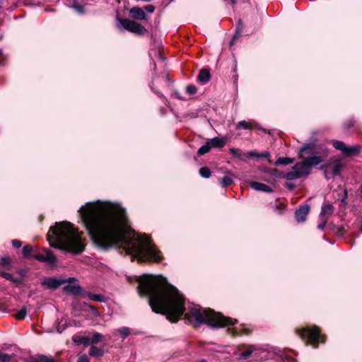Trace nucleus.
Wrapping results in <instances>:
<instances>
[{"mask_svg":"<svg viewBox=\"0 0 362 362\" xmlns=\"http://www.w3.org/2000/svg\"><path fill=\"white\" fill-rule=\"evenodd\" d=\"M86 228L93 243L99 247L107 249L117 245L141 262H159L163 258L151 237L138 233L132 228Z\"/></svg>","mask_w":362,"mask_h":362,"instance_id":"nucleus-1","label":"nucleus"},{"mask_svg":"<svg viewBox=\"0 0 362 362\" xmlns=\"http://www.w3.org/2000/svg\"><path fill=\"white\" fill-rule=\"evenodd\" d=\"M138 291L146 296L152 310L165 315L172 322H176L183 315L185 298L178 290L161 276L144 274L138 278Z\"/></svg>","mask_w":362,"mask_h":362,"instance_id":"nucleus-2","label":"nucleus"},{"mask_svg":"<svg viewBox=\"0 0 362 362\" xmlns=\"http://www.w3.org/2000/svg\"><path fill=\"white\" fill-rule=\"evenodd\" d=\"M78 213L84 226H129L126 209L118 203L88 202Z\"/></svg>","mask_w":362,"mask_h":362,"instance_id":"nucleus-3","label":"nucleus"},{"mask_svg":"<svg viewBox=\"0 0 362 362\" xmlns=\"http://www.w3.org/2000/svg\"><path fill=\"white\" fill-rule=\"evenodd\" d=\"M78 228H50L47 240L51 247L74 255L83 252L86 247V237Z\"/></svg>","mask_w":362,"mask_h":362,"instance_id":"nucleus-4","label":"nucleus"},{"mask_svg":"<svg viewBox=\"0 0 362 362\" xmlns=\"http://www.w3.org/2000/svg\"><path fill=\"white\" fill-rule=\"evenodd\" d=\"M185 318L192 324L206 323L211 327H223L237 323V320L226 317L211 309H203L199 307L190 308L185 314Z\"/></svg>","mask_w":362,"mask_h":362,"instance_id":"nucleus-5","label":"nucleus"},{"mask_svg":"<svg viewBox=\"0 0 362 362\" xmlns=\"http://www.w3.org/2000/svg\"><path fill=\"white\" fill-rule=\"evenodd\" d=\"M322 162V158L320 156H310L302 162L296 163L292 170L282 175L287 180H294L308 176L310 173L311 167L317 165Z\"/></svg>","mask_w":362,"mask_h":362,"instance_id":"nucleus-6","label":"nucleus"},{"mask_svg":"<svg viewBox=\"0 0 362 362\" xmlns=\"http://www.w3.org/2000/svg\"><path fill=\"white\" fill-rule=\"evenodd\" d=\"M298 334L306 344H310L315 347L317 346L320 340L322 343L325 342L323 336L320 334V330L317 326L303 328L298 331Z\"/></svg>","mask_w":362,"mask_h":362,"instance_id":"nucleus-7","label":"nucleus"},{"mask_svg":"<svg viewBox=\"0 0 362 362\" xmlns=\"http://www.w3.org/2000/svg\"><path fill=\"white\" fill-rule=\"evenodd\" d=\"M119 23L125 30L137 35H144L148 32L144 26L129 19L121 18Z\"/></svg>","mask_w":362,"mask_h":362,"instance_id":"nucleus-8","label":"nucleus"},{"mask_svg":"<svg viewBox=\"0 0 362 362\" xmlns=\"http://www.w3.org/2000/svg\"><path fill=\"white\" fill-rule=\"evenodd\" d=\"M72 281H75V278L69 277L68 279H64L62 277H45L42 280L41 284L48 288L54 289L66 282H71Z\"/></svg>","mask_w":362,"mask_h":362,"instance_id":"nucleus-9","label":"nucleus"},{"mask_svg":"<svg viewBox=\"0 0 362 362\" xmlns=\"http://www.w3.org/2000/svg\"><path fill=\"white\" fill-rule=\"evenodd\" d=\"M33 258L39 262H45L50 265H54L57 263V257L50 250L47 248H44L41 253L35 255Z\"/></svg>","mask_w":362,"mask_h":362,"instance_id":"nucleus-10","label":"nucleus"},{"mask_svg":"<svg viewBox=\"0 0 362 362\" xmlns=\"http://www.w3.org/2000/svg\"><path fill=\"white\" fill-rule=\"evenodd\" d=\"M333 146L337 149L341 151L344 155L347 156H350L352 155L357 154L360 152V146H346V144L341 141H335L333 143Z\"/></svg>","mask_w":362,"mask_h":362,"instance_id":"nucleus-11","label":"nucleus"},{"mask_svg":"<svg viewBox=\"0 0 362 362\" xmlns=\"http://www.w3.org/2000/svg\"><path fill=\"white\" fill-rule=\"evenodd\" d=\"M310 211V206L308 204L300 205L295 212V217L298 222H304Z\"/></svg>","mask_w":362,"mask_h":362,"instance_id":"nucleus-12","label":"nucleus"},{"mask_svg":"<svg viewBox=\"0 0 362 362\" xmlns=\"http://www.w3.org/2000/svg\"><path fill=\"white\" fill-rule=\"evenodd\" d=\"M76 279H75V281H72L71 282H69V284L66 285L64 287V290L69 293H71L74 296H78L82 292L81 287L76 283Z\"/></svg>","mask_w":362,"mask_h":362,"instance_id":"nucleus-13","label":"nucleus"},{"mask_svg":"<svg viewBox=\"0 0 362 362\" xmlns=\"http://www.w3.org/2000/svg\"><path fill=\"white\" fill-rule=\"evenodd\" d=\"M249 185L251 188H252L253 189H255L256 191H261V192H268V193H270L273 191L272 188L270 186L263 184L262 182H255V181L250 182L249 183Z\"/></svg>","mask_w":362,"mask_h":362,"instance_id":"nucleus-14","label":"nucleus"},{"mask_svg":"<svg viewBox=\"0 0 362 362\" xmlns=\"http://www.w3.org/2000/svg\"><path fill=\"white\" fill-rule=\"evenodd\" d=\"M129 13L131 16L136 20H146V15L144 10L138 6L132 7L129 10Z\"/></svg>","mask_w":362,"mask_h":362,"instance_id":"nucleus-15","label":"nucleus"},{"mask_svg":"<svg viewBox=\"0 0 362 362\" xmlns=\"http://www.w3.org/2000/svg\"><path fill=\"white\" fill-rule=\"evenodd\" d=\"M72 341L77 345L83 344L88 346L90 344V334L88 336L75 334L72 337Z\"/></svg>","mask_w":362,"mask_h":362,"instance_id":"nucleus-16","label":"nucleus"},{"mask_svg":"<svg viewBox=\"0 0 362 362\" xmlns=\"http://www.w3.org/2000/svg\"><path fill=\"white\" fill-rule=\"evenodd\" d=\"M208 141L209 144H210L211 148H222L226 144V140L225 138L219 137H214L208 140Z\"/></svg>","mask_w":362,"mask_h":362,"instance_id":"nucleus-17","label":"nucleus"},{"mask_svg":"<svg viewBox=\"0 0 362 362\" xmlns=\"http://www.w3.org/2000/svg\"><path fill=\"white\" fill-rule=\"evenodd\" d=\"M30 362H56V361L52 356L35 355L31 357Z\"/></svg>","mask_w":362,"mask_h":362,"instance_id":"nucleus-18","label":"nucleus"},{"mask_svg":"<svg viewBox=\"0 0 362 362\" xmlns=\"http://www.w3.org/2000/svg\"><path fill=\"white\" fill-rule=\"evenodd\" d=\"M234 175L230 172H227L223 178L220 180V183L223 187H227L233 183Z\"/></svg>","mask_w":362,"mask_h":362,"instance_id":"nucleus-19","label":"nucleus"},{"mask_svg":"<svg viewBox=\"0 0 362 362\" xmlns=\"http://www.w3.org/2000/svg\"><path fill=\"white\" fill-rule=\"evenodd\" d=\"M88 354L92 357H101L104 355V350L95 346V345H91Z\"/></svg>","mask_w":362,"mask_h":362,"instance_id":"nucleus-20","label":"nucleus"},{"mask_svg":"<svg viewBox=\"0 0 362 362\" xmlns=\"http://www.w3.org/2000/svg\"><path fill=\"white\" fill-rule=\"evenodd\" d=\"M198 79L200 82L203 83L209 81L210 79L209 71L206 69H202L198 75Z\"/></svg>","mask_w":362,"mask_h":362,"instance_id":"nucleus-21","label":"nucleus"},{"mask_svg":"<svg viewBox=\"0 0 362 362\" xmlns=\"http://www.w3.org/2000/svg\"><path fill=\"white\" fill-rule=\"evenodd\" d=\"M105 337L98 332H94L90 336V344L95 345L104 340Z\"/></svg>","mask_w":362,"mask_h":362,"instance_id":"nucleus-22","label":"nucleus"},{"mask_svg":"<svg viewBox=\"0 0 362 362\" xmlns=\"http://www.w3.org/2000/svg\"><path fill=\"white\" fill-rule=\"evenodd\" d=\"M294 161V158H288V157H279L275 164L276 165H288V164H291L293 163Z\"/></svg>","mask_w":362,"mask_h":362,"instance_id":"nucleus-23","label":"nucleus"},{"mask_svg":"<svg viewBox=\"0 0 362 362\" xmlns=\"http://www.w3.org/2000/svg\"><path fill=\"white\" fill-rule=\"evenodd\" d=\"M86 296L91 300L97 301V302H103L105 300V297L103 295L95 294L90 292L86 293Z\"/></svg>","mask_w":362,"mask_h":362,"instance_id":"nucleus-24","label":"nucleus"},{"mask_svg":"<svg viewBox=\"0 0 362 362\" xmlns=\"http://www.w3.org/2000/svg\"><path fill=\"white\" fill-rule=\"evenodd\" d=\"M236 129H252V122H247L245 120L240 121L236 124Z\"/></svg>","mask_w":362,"mask_h":362,"instance_id":"nucleus-25","label":"nucleus"},{"mask_svg":"<svg viewBox=\"0 0 362 362\" xmlns=\"http://www.w3.org/2000/svg\"><path fill=\"white\" fill-rule=\"evenodd\" d=\"M269 156H270V154L267 151H264V152H262L261 153H257V152H254V151H250V152L247 153V156L248 158H254V157H257V158H268V157H269Z\"/></svg>","mask_w":362,"mask_h":362,"instance_id":"nucleus-26","label":"nucleus"},{"mask_svg":"<svg viewBox=\"0 0 362 362\" xmlns=\"http://www.w3.org/2000/svg\"><path fill=\"white\" fill-rule=\"evenodd\" d=\"M333 212V206L331 204H326L322 206L320 216L324 218L325 216H329Z\"/></svg>","mask_w":362,"mask_h":362,"instance_id":"nucleus-27","label":"nucleus"},{"mask_svg":"<svg viewBox=\"0 0 362 362\" xmlns=\"http://www.w3.org/2000/svg\"><path fill=\"white\" fill-rule=\"evenodd\" d=\"M330 232L338 237L343 236L347 231L345 228H327Z\"/></svg>","mask_w":362,"mask_h":362,"instance_id":"nucleus-28","label":"nucleus"},{"mask_svg":"<svg viewBox=\"0 0 362 362\" xmlns=\"http://www.w3.org/2000/svg\"><path fill=\"white\" fill-rule=\"evenodd\" d=\"M341 168H342V164L339 161V160H337L334 164V165L332 166V173L334 175H337L338 174H339V173L341 172Z\"/></svg>","mask_w":362,"mask_h":362,"instance_id":"nucleus-29","label":"nucleus"},{"mask_svg":"<svg viewBox=\"0 0 362 362\" xmlns=\"http://www.w3.org/2000/svg\"><path fill=\"white\" fill-rule=\"evenodd\" d=\"M199 173V175L204 178H209L211 176V170L208 167H202Z\"/></svg>","mask_w":362,"mask_h":362,"instance_id":"nucleus-30","label":"nucleus"},{"mask_svg":"<svg viewBox=\"0 0 362 362\" xmlns=\"http://www.w3.org/2000/svg\"><path fill=\"white\" fill-rule=\"evenodd\" d=\"M211 147L209 141H207L206 144L202 146L198 150L199 155H204L208 153L211 150Z\"/></svg>","mask_w":362,"mask_h":362,"instance_id":"nucleus-31","label":"nucleus"},{"mask_svg":"<svg viewBox=\"0 0 362 362\" xmlns=\"http://www.w3.org/2000/svg\"><path fill=\"white\" fill-rule=\"evenodd\" d=\"M33 247L30 245H26L23 247V255L24 257H29L33 252Z\"/></svg>","mask_w":362,"mask_h":362,"instance_id":"nucleus-32","label":"nucleus"},{"mask_svg":"<svg viewBox=\"0 0 362 362\" xmlns=\"http://www.w3.org/2000/svg\"><path fill=\"white\" fill-rule=\"evenodd\" d=\"M27 315V311H26V309L25 308H22L21 310H20L18 313H16L15 314V317L20 320H23L25 317Z\"/></svg>","mask_w":362,"mask_h":362,"instance_id":"nucleus-33","label":"nucleus"},{"mask_svg":"<svg viewBox=\"0 0 362 362\" xmlns=\"http://www.w3.org/2000/svg\"><path fill=\"white\" fill-rule=\"evenodd\" d=\"M243 21L241 19H239L238 21V26H237L236 32H235V34L233 38L238 37L240 35L241 32L243 31Z\"/></svg>","mask_w":362,"mask_h":362,"instance_id":"nucleus-34","label":"nucleus"},{"mask_svg":"<svg viewBox=\"0 0 362 362\" xmlns=\"http://www.w3.org/2000/svg\"><path fill=\"white\" fill-rule=\"evenodd\" d=\"M197 89L194 85H188L186 87V92L189 95H194L197 93Z\"/></svg>","mask_w":362,"mask_h":362,"instance_id":"nucleus-35","label":"nucleus"},{"mask_svg":"<svg viewBox=\"0 0 362 362\" xmlns=\"http://www.w3.org/2000/svg\"><path fill=\"white\" fill-rule=\"evenodd\" d=\"M11 356L7 354L0 352V362H8L11 360Z\"/></svg>","mask_w":362,"mask_h":362,"instance_id":"nucleus-36","label":"nucleus"},{"mask_svg":"<svg viewBox=\"0 0 362 362\" xmlns=\"http://www.w3.org/2000/svg\"><path fill=\"white\" fill-rule=\"evenodd\" d=\"M229 151L236 158H242V155L240 153V151L238 148H229Z\"/></svg>","mask_w":362,"mask_h":362,"instance_id":"nucleus-37","label":"nucleus"},{"mask_svg":"<svg viewBox=\"0 0 362 362\" xmlns=\"http://www.w3.org/2000/svg\"><path fill=\"white\" fill-rule=\"evenodd\" d=\"M118 332L121 334L123 338H126L130 334L129 329L127 327H122L118 329Z\"/></svg>","mask_w":362,"mask_h":362,"instance_id":"nucleus-38","label":"nucleus"},{"mask_svg":"<svg viewBox=\"0 0 362 362\" xmlns=\"http://www.w3.org/2000/svg\"><path fill=\"white\" fill-rule=\"evenodd\" d=\"M11 263V259L8 257H4L0 258V264H2L4 266L9 265Z\"/></svg>","mask_w":362,"mask_h":362,"instance_id":"nucleus-39","label":"nucleus"},{"mask_svg":"<svg viewBox=\"0 0 362 362\" xmlns=\"http://www.w3.org/2000/svg\"><path fill=\"white\" fill-rule=\"evenodd\" d=\"M0 274L1 276L4 277L5 279L14 281L12 274H11L9 273H6V272H1Z\"/></svg>","mask_w":362,"mask_h":362,"instance_id":"nucleus-40","label":"nucleus"},{"mask_svg":"<svg viewBox=\"0 0 362 362\" xmlns=\"http://www.w3.org/2000/svg\"><path fill=\"white\" fill-rule=\"evenodd\" d=\"M77 362H90L89 358L86 355H81L78 357Z\"/></svg>","mask_w":362,"mask_h":362,"instance_id":"nucleus-41","label":"nucleus"},{"mask_svg":"<svg viewBox=\"0 0 362 362\" xmlns=\"http://www.w3.org/2000/svg\"><path fill=\"white\" fill-rule=\"evenodd\" d=\"M54 226H56V227H58V226H74V225L69 222L65 221V222L56 223Z\"/></svg>","mask_w":362,"mask_h":362,"instance_id":"nucleus-42","label":"nucleus"},{"mask_svg":"<svg viewBox=\"0 0 362 362\" xmlns=\"http://www.w3.org/2000/svg\"><path fill=\"white\" fill-rule=\"evenodd\" d=\"M12 245L16 248H18L22 245V243H21V241H20L18 240H13Z\"/></svg>","mask_w":362,"mask_h":362,"instance_id":"nucleus-43","label":"nucleus"},{"mask_svg":"<svg viewBox=\"0 0 362 362\" xmlns=\"http://www.w3.org/2000/svg\"><path fill=\"white\" fill-rule=\"evenodd\" d=\"M144 8L149 13H153L155 10V8L153 5H147L144 7Z\"/></svg>","mask_w":362,"mask_h":362,"instance_id":"nucleus-44","label":"nucleus"},{"mask_svg":"<svg viewBox=\"0 0 362 362\" xmlns=\"http://www.w3.org/2000/svg\"><path fill=\"white\" fill-rule=\"evenodd\" d=\"M251 354H252V351H250V350H247V351H244V352H243V353L241 354V356H242L243 358H247L248 356H250L251 355Z\"/></svg>","mask_w":362,"mask_h":362,"instance_id":"nucleus-45","label":"nucleus"},{"mask_svg":"<svg viewBox=\"0 0 362 362\" xmlns=\"http://www.w3.org/2000/svg\"><path fill=\"white\" fill-rule=\"evenodd\" d=\"M286 187L290 189H292L294 188V185L292 183H286Z\"/></svg>","mask_w":362,"mask_h":362,"instance_id":"nucleus-46","label":"nucleus"},{"mask_svg":"<svg viewBox=\"0 0 362 362\" xmlns=\"http://www.w3.org/2000/svg\"><path fill=\"white\" fill-rule=\"evenodd\" d=\"M347 198V191L346 189L344 190V197L341 199V202H345V199Z\"/></svg>","mask_w":362,"mask_h":362,"instance_id":"nucleus-47","label":"nucleus"},{"mask_svg":"<svg viewBox=\"0 0 362 362\" xmlns=\"http://www.w3.org/2000/svg\"><path fill=\"white\" fill-rule=\"evenodd\" d=\"M76 8L79 11V12H83V6H76Z\"/></svg>","mask_w":362,"mask_h":362,"instance_id":"nucleus-48","label":"nucleus"},{"mask_svg":"<svg viewBox=\"0 0 362 362\" xmlns=\"http://www.w3.org/2000/svg\"><path fill=\"white\" fill-rule=\"evenodd\" d=\"M325 223H323L319 224L317 226L321 227V226H325Z\"/></svg>","mask_w":362,"mask_h":362,"instance_id":"nucleus-49","label":"nucleus"},{"mask_svg":"<svg viewBox=\"0 0 362 362\" xmlns=\"http://www.w3.org/2000/svg\"><path fill=\"white\" fill-rule=\"evenodd\" d=\"M233 4H235L236 3L235 0H230Z\"/></svg>","mask_w":362,"mask_h":362,"instance_id":"nucleus-50","label":"nucleus"},{"mask_svg":"<svg viewBox=\"0 0 362 362\" xmlns=\"http://www.w3.org/2000/svg\"><path fill=\"white\" fill-rule=\"evenodd\" d=\"M360 192L362 194V185H361V186L360 187Z\"/></svg>","mask_w":362,"mask_h":362,"instance_id":"nucleus-51","label":"nucleus"},{"mask_svg":"<svg viewBox=\"0 0 362 362\" xmlns=\"http://www.w3.org/2000/svg\"><path fill=\"white\" fill-rule=\"evenodd\" d=\"M199 362H208V361H206V360H201Z\"/></svg>","mask_w":362,"mask_h":362,"instance_id":"nucleus-52","label":"nucleus"},{"mask_svg":"<svg viewBox=\"0 0 362 362\" xmlns=\"http://www.w3.org/2000/svg\"><path fill=\"white\" fill-rule=\"evenodd\" d=\"M361 228V233H362V228Z\"/></svg>","mask_w":362,"mask_h":362,"instance_id":"nucleus-53","label":"nucleus"},{"mask_svg":"<svg viewBox=\"0 0 362 362\" xmlns=\"http://www.w3.org/2000/svg\"><path fill=\"white\" fill-rule=\"evenodd\" d=\"M173 0H170V1H173Z\"/></svg>","mask_w":362,"mask_h":362,"instance_id":"nucleus-54","label":"nucleus"},{"mask_svg":"<svg viewBox=\"0 0 362 362\" xmlns=\"http://www.w3.org/2000/svg\"><path fill=\"white\" fill-rule=\"evenodd\" d=\"M361 226H362V224H361Z\"/></svg>","mask_w":362,"mask_h":362,"instance_id":"nucleus-55","label":"nucleus"}]
</instances>
